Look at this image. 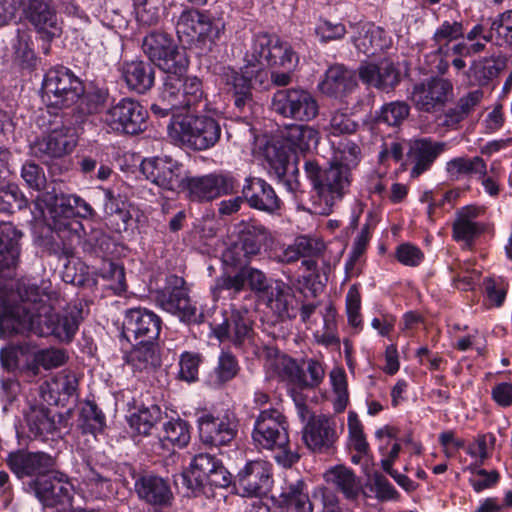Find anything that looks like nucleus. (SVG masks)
Wrapping results in <instances>:
<instances>
[{
    "mask_svg": "<svg viewBox=\"0 0 512 512\" xmlns=\"http://www.w3.org/2000/svg\"><path fill=\"white\" fill-rule=\"evenodd\" d=\"M28 200L19 187L8 184L0 188V211L14 213L27 207Z\"/></svg>",
    "mask_w": 512,
    "mask_h": 512,
    "instance_id": "6e6d98bb",
    "label": "nucleus"
},
{
    "mask_svg": "<svg viewBox=\"0 0 512 512\" xmlns=\"http://www.w3.org/2000/svg\"><path fill=\"white\" fill-rule=\"evenodd\" d=\"M120 72L127 87L138 94L149 91L155 83L154 66L144 60L124 61L120 66Z\"/></svg>",
    "mask_w": 512,
    "mask_h": 512,
    "instance_id": "473e14b6",
    "label": "nucleus"
},
{
    "mask_svg": "<svg viewBox=\"0 0 512 512\" xmlns=\"http://www.w3.org/2000/svg\"><path fill=\"white\" fill-rule=\"evenodd\" d=\"M134 411L130 410L127 422L131 430L143 436L151 434L152 429L163 419L165 412L157 404H134Z\"/></svg>",
    "mask_w": 512,
    "mask_h": 512,
    "instance_id": "58836bf2",
    "label": "nucleus"
},
{
    "mask_svg": "<svg viewBox=\"0 0 512 512\" xmlns=\"http://www.w3.org/2000/svg\"><path fill=\"white\" fill-rule=\"evenodd\" d=\"M140 169L148 180L165 190L184 187L186 178L182 177V165L170 157L144 159Z\"/></svg>",
    "mask_w": 512,
    "mask_h": 512,
    "instance_id": "412c9836",
    "label": "nucleus"
},
{
    "mask_svg": "<svg viewBox=\"0 0 512 512\" xmlns=\"http://www.w3.org/2000/svg\"><path fill=\"white\" fill-rule=\"evenodd\" d=\"M278 368L279 375L288 382L300 388L306 384V372L293 358H283Z\"/></svg>",
    "mask_w": 512,
    "mask_h": 512,
    "instance_id": "69168bd1",
    "label": "nucleus"
},
{
    "mask_svg": "<svg viewBox=\"0 0 512 512\" xmlns=\"http://www.w3.org/2000/svg\"><path fill=\"white\" fill-rule=\"evenodd\" d=\"M183 75H167L164 82L173 87V96L182 109H205L207 107V97L204 93L201 80L196 76H187L184 80Z\"/></svg>",
    "mask_w": 512,
    "mask_h": 512,
    "instance_id": "a878e982",
    "label": "nucleus"
},
{
    "mask_svg": "<svg viewBox=\"0 0 512 512\" xmlns=\"http://www.w3.org/2000/svg\"><path fill=\"white\" fill-rule=\"evenodd\" d=\"M225 31V23L222 19H214L206 15V19L198 32V36L196 38V42L206 45L215 44L218 40H220L221 36Z\"/></svg>",
    "mask_w": 512,
    "mask_h": 512,
    "instance_id": "bf43d9fd",
    "label": "nucleus"
},
{
    "mask_svg": "<svg viewBox=\"0 0 512 512\" xmlns=\"http://www.w3.org/2000/svg\"><path fill=\"white\" fill-rule=\"evenodd\" d=\"M10 471L18 478L40 477L55 465L54 458L45 452H29L23 449L10 452L5 460Z\"/></svg>",
    "mask_w": 512,
    "mask_h": 512,
    "instance_id": "393cba45",
    "label": "nucleus"
},
{
    "mask_svg": "<svg viewBox=\"0 0 512 512\" xmlns=\"http://www.w3.org/2000/svg\"><path fill=\"white\" fill-rule=\"evenodd\" d=\"M464 37V26L459 21H444L435 31L433 41L439 54L445 53L450 42Z\"/></svg>",
    "mask_w": 512,
    "mask_h": 512,
    "instance_id": "603ef678",
    "label": "nucleus"
},
{
    "mask_svg": "<svg viewBox=\"0 0 512 512\" xmlns=\"http://www.w3.org/2000/svg\"><path fill=\"white\" fill-rule=\"evenodd\" d=\"M307 178L311 181L320 202L325 207L322 214H329L333 206L349 191L352 177L347 164L330 163L323 167L317 160L310 159L304 164Z\"/></svg>",
    "mask_w": 512,
    "mask_h": 512,
    "instance_id": "7ed1b4c3",
    "label": "nucleus"
},
{
    "mask_svg": "<svg viewBox=\"0 0 512 512\" xmlns=\"http://www.w3.org/2000/svg\"><path fill=\"white\" fill-rule=\"evenodd\" d=\"M484 212L483 208L468 205L456 212V218L452 224V237L457 242H464L471 247L474 240L485 231L482 223L474 221Z\"/></svg>",
    "mask_w": 512,
    "mask_h": 512,
    "instance_id": "2f4dec72",
    "label": "nucleus"
},
{
    "mask_svg": "<svg viewBox=\"0 0 512 512\" xmlns=\"http://www.w3.org/2000/svg\"><path fill=\"white\" fill-rule=\"evenodd\" d=\"M353 30L351 40L356 49L368 57L375 56L388 49L392 39L380 26L371 22L351 24Z\"/></svg>",
    "mask_w": 512,
    "mask_h": 512,
    "instance_id": "cd10ccee",
    "label": "nucleus"
},
{
    "mask_svg": "<svg viewBox=\"0 0 512 512\" xmlns=\"http://www.w3.org/2000/svg\"><path fill=\"white\" fill-rule=\"evenodd\" d=\"M324 478L327 484L342 493L347 500H356L362 492L360 478L345 466L338 465L329 469L324 474Z\"/></svg>",
    "mask_w": 512,
    "mask_h": 512,
    "instance_id": "e433bc0d",
    "label": "nucleus"
},
{
    "mask_svg": "<svg viewBox=\"0 0 512 512\" xmlns=\"http://www.w3.org/2000/svg\"><path fill=\"white\" fill-rule=\"evenodd\" d=\"M157 303L167 312L178 315L187 322L196 321V307L192 305L184 278L167 277L166 286L157 292Z\"/></svg>",
    "mask_w": 512,
    "mask_h": 512,
    "instance_id": "a211bd4d",
    "label": "nucleus"
},
{
    "mask_svg": "<svg viewBox=\"0 0 512 512\" xmlns=\"http://www.w3.org/2000/svg\"><path fill=\"white\" fill-rule=\"evenodd\" d=\"M105 421L104 413L92 401L84 403L77 420L78 427L83 434L93 435L103 431L106 425Z\"/></svg>",
    "mask_w": 512,
    "mask_h": 512,
    "instance_id": "de8ad7c7",
    "label": "nucleus"
},
{
    "mask_svg": "<svg viewBox=\"0 0 512 512\" xmlns=\"http://www.w3.org/2000/svg\"><path fill=\"white\" fill-rule=\"evenodd\" d=\"M290 157L291 155L285 146H272L266 150L269 173L274 174L289 192L295 193L299 189L300 183L294 175L296 169L289 173L290 168H292Z\"/></svg>",
    "mask_w": 512,
    "mask_h": 512,
    "instance_id": "f704fd0d",
    "label": "nucleus"
},
{
    "mask_svg": "<svg viewBox=\"0 0 512 512\" xmlns=\"http://www.w3.org/2000/svg\"><path fill=\"white\" fill-rule=\"evenodd\" d=\"M17 295L20 302L5 306L0 315L2 336L33 333L43 337L53 336L64 343L73 340L80 324L79 317L73 312H56L52 303L56 297L26 282L17 284Z\"/></svg>",
    "mask_w": 512,
    "mask_h": 512,
    "instance_id": "f257e3e1",
    "label": "nucleus"
},
{
    "mask_svg": "<svg viewBox=\"0 0 512 512\" xmlns=\"http://www.w3.org/2000/svg\"><path fill=\"white\" fill-rule=\"evenodd\" d=\"M454 87L449 79L434 76L413 85L410 99L420 112L433 113L441 110L453 99Z\"/></svg>",
    "mask_w": 512,
    "mask_h": 512,
    "instance_id": "4468645a",
    "label": "nucleus"
},
{
    "mask_svg": "<svg viewBox=\"0 0 512 512\" xmlns=\"http://www.w3.org/2000/svg\"><path fill=\"white\" fill-rule=\"evenodd\" d=\"M273 241L271 231L258 220L241 221L237 225V239L222 253L225 267H243L261 254Z\"/></svg>",
    "mask_w": 512,
    "mask_h": 512,
    "instance_id": "423d86ee",
    "label": "nucleus"
},
{
    "mask_svg": "<svg viewBox=\"0 0 512 512\" xmlns=\"http://www.w3.org/2000/svg\"><path fill=\"white\" fill-rule=\"evenodd\" d=\"M213 183L215 198L225 195H233L239 191L238 179L229 171L210 173Z\"/></svg>",
    "mask_w": 512,
    "mask_h": 512,
    "instance_id": "052dcab7",
    "label": "nucleus"
},
{
    "mask_svg": "<svg viewBox=\"0 0 512 512\" xmlns=\"http://www.w3.org/2000/svg\"><path fill=\"white\" fill-rule=\"evenodd\" d=\"M77 145L75 129L61 125L54 127L47 135L37 139L31 146V154L39 159L60 158L70 154Z\"/></svg>",
    "mask_w": 512,
    "mask_h": 512,
    "instance_id": "aec40b11",
    "label": "nucleus"
},
{
    "mask_svg": "<svg viewBox=\"0 0 512 512\" xmlns=\"http://www.w3.org/2000/svg\"><path fill=\"white\" fill-rule=\"evenodd\" d=\"M220 81L233 102L234 110L244 118L250 117L256 105L251 78L230 67H224L220 74Z\"/></svg>",
    "mask_w": 512,
    "mask_h": 512,
    "instance_id": "6ab92c4d",
    "label": "nucleus"
},
{
    "mask_svg": "<svg viewBox=\"0 0 512 512\" xmlns=\"http://www.w3.org/2000/svg\"><path fill=\"white\" fill-rule=\"evenodd\" d=\"M18 4L25 20L43 39L51 41L61 35L62 27L52 0H18Z\"/></svg>",
    "mask_w": 512,
    "mask_h": 512,
    "instance_id": "dca6fc26",
    "label": "nucleus"
},
{
    "mask_svg": "<svg viewBox=\"0 0 512 512\" xmlns=\"http://www.w3.org/2000/svg\"><path fill=\"white\" fill-rule=\"evenodd\" d=\"M22 232L18 230L11 222L0 224V273L16 268L19 262L20 245L19 241Z\"/></svg>",
    "mask_w": 512,
    "mask_h": 512,
    "instance_id": "c9c22d12",
    "label": "nucleus"
},
{
    "mask_svg": "<svg viewBox=\"0 0 512 512\" xmlns=\"http://www.w3.org/2000/svg\"><path fill=\"white\" fill-rule=\"evenodd\" d=\"M446 171L450 176L456 178H459L461 175L478 177L479 175L486 174L487 164L480 156L472 158L466 156L456 157L447 162Z\"/></svg>",
    "mask_w": 512,
    "mask_h": 512,
    "instance_id": "09e8293b",
    "label": "nucleus"
},
{
    "mask_svg": "<svg viewBox=\"0 0 512 512\" xmlns=\"http://www.w3.org/2000/svg\"><path fill=\"white\" fill-rule=\"evenodd\" d=\"M29 486L43 507L54 508L72 504L74 487L62 473L47 472L32 480Z\"/></svg>",
    "mask_w": 512,
    "mask_h": 512,
    "instance_id": "2eb2a0df",
    "label": "nucleus"
},
{
    "mask_svg": "<svg viewBox=\"0 0 512 512\" xmlns=\"http://www.w3.org/2000/svg\"><path fill=\"white\" fill-rule=\"evenodd\" d=\"M197 424L200 441L210 448L230 446L238 434L239 420L230 410L216 415L203 412L198 417Z\"/></svg>",
    "mask_w": 512,
    "mask_h": 512,
    "instance_id": "9b49d317",
    "label": "nucleus"
},
{
    "mask_svg": "<svg viewBox=\"0 0 512 512\" xmlns=\"http://www.w3.org/2000/svg\"><path fill=\"white\" fill-rule=\"evenodd\" d=\"M201 363V357L199 354L184 352L180 356L179 361V378L187 382H194L198 377L199 365Z\"/></svg>",
    "mask_w": 512,
    "mask_h": 512,
    "instance_id": "774afa93",
    "label": "nucleus"
},
{
    "mask_svg": "<svg viewBox=\"0 0 512 512\" xmlns=\"http://www.w3.org/2000/svg\"><path fill=\"white\" fill-rule=\"evenodd\" d=\"M42 91L51 106L64 108L75 104L84 95L85 87L70 69L61 66L46 73Z\"/></svg>",
    "mask_w": 512,
    "mask_h": 512,
    "instance_id": "9d476101",
    "label": "nucleus"
},
{
    "mask_svg": "<svg viewBox=\"0 0 512 512\" xmlns=\"http://www.w3.org/2000/svg\"><path fill=\"white\" fill-rule=\"evenodd\" d=\"M142 50L148 59L167 75H184L189 61L181 52L173 37L161 31H153L142 41Z\"/></svg>",
    "mask_w": 512,
    "mask_h": 512,
    "instance_id": "6e6552de",
    "label": "nucleus"
},
{
    "mask_svg": "<svg viewBox=\"0 0 512 512\" xmlns=\"http://www.w3.org/2000/svg\"><path fill=\"white\" fill-rule=\"evenodd\" d=\"M206 15V12L196 8L184 9L176 22L179 37L185 36L187 42H195Z\"/></svg>",
    "mask_w": 512,
    "mask_h": 512,
    "instance_id": "49530a36",
    "label": "nucleus"
},
{
    "mask_svg": "<svg viewBox=\"0 0 512 512\" xmlns=\"http://www.w3.org/2000/svg\"><path fill=\"white\" fill-rule=\"evenodd\" d=\"M288 421L277 409L262 410L256 418L252 439L257 447L274 450L275 461L291 468L300 460V454L290 447Z\"/></svg>",
    "mask_w": 512,
    "mask_h": 512,
    "instance_id": "f03ea898",
    "label": "nucleus"
},
{
    "mask_svg": "<svg viewBox=\"0 0 512 512\" xmlns=\"http://www.w3.org/2000/svg\"><path fill=\"white\" fill-rule=\"evenodd\" d=\"M31 44L30 38L25 35H18L13 44L15 62L23 69H33L36 66L37 58Z\"/></svg>",
    "mask_w": 512,
    "mask_h": 512,
    "instance_id": "13d9d810",
    "label": "nucleus"
},
{
    "mask_svg": "<svg viewBox=\"0 0 512 512\" xmlns=\"http://www.w3.org/2000/svg\"><path fill=\"white\" fill-rule=\"evenodd\" d=\"M240 366L236 357L230 352H223L215 369L217 382L220 384L227 383L237 376Z\"/></svg>",
    "mask_w": 512,
    "mask_h": 512,
    "instance_id": "680f3d73",
    "label": "nucleus"
},
{
    "mask_svg": "<svg viewBox=\"0 0 512 512\" xmlns=\"http://www.w3.org/2000/svg\"><path fill=\"white\" fill-rule=\"evenodd\" d=\"M322 249L323 244L320 241L307 236H300L278 255V260L282 263L291 264L300 258L318 256Z\"/></svg>",
    "mask_w": 512,
    "mask_h": 512,
    "instance_id": "37998d69",
    "label": "nucleus"
},
{
    "mask_svg": "<svg viewBox=\"0 0 512 512\" xmlns=\"http://www.w3.org/2000/svg\"><path fill=\"white\" fill-rule=\"evenodd\" d=\"M77 195L55 194L51 208L52 239L55 243L54 253L66 258L74 254V249L80 244L84 235L82 222L74 217V206Z\"/></svg>",
    "mask_w": 512,
    "mask_h": 512,
    "instance_id": "20e7f679",
    "label": "nucleus"
},
{
    "mask_svg": "<svg viewBox=\"0 0 512 512\" xmlns=\"http://www.w3.org/2000/svg\"><path fill=\"white\" fill-rule=\"evenodd\" d=\"M319 139L318 130L308 125H288L282 132L284 146L294 153L309 151L317 146Z\"/></svg>",
    "mask_w": 512,
    "mask_h": 512,
    "instance_id": "ea45409f",
    "label": "nucleus"
},
{
    "mask_svg": "<svg viewBox=\"0 0 512 512\" xmlns=\"http://www.w3.org/2000/svg\"><path fill=\"white\" fill-rule=\"evenodd\" d=\"M212 330L220 342L228 341L235 348H245L252 344L255 336L253 312L244 306H232L223 322Z\"/></svg>",
    "mask_w": 512,
    "mask_h": 512,
    "instance_id": "f8f14e48",
    "label": "nucleus"
},
{
    "mask_svg": "<svg viewBox=\"0 0 512 512\" xmlns=\"http://www.w3.org/2000/svg\"><path fill=\"white\" fill-rule=\"evenodd\" d=\"M99 275L109 282V288L115 293L120 294L126 291L127 285L123 265L110 260H104L99 269Z\"/></svg>",
    "mask_w": 512,
    "mask_h": 512,
    "instance_id": "5fc2aeb1",
    "label": "nucleus"
},
{
    "mask_svg": "<svg viewBox=\"0 0 512 512\" xmlns=\"http://www.w3.org/2000/svg\"><path fill=\"white\" fill-rule=\"evenodd\" d=\"M357 87L356 75L342 64L330 66L319 83L321 92L330 97H343Z\"/></svg>",
    "mask_w": 512,
    "mask_h": 512,
    "instance_id": "72a5a7b5",
    "label": "nucleus"
},
{
    "mask_svg": "<svg viewBox=\"0 0 512 512\" xmlns=\"http://www.w3.org/2000/svg\"><path fill=\"white\" fill-rule=\"evenodd\" d=\"M189 191L190 198L194 201H212L215 198L211 174L186 177L184 184Z\"/></svg>",
    "mask_w": 512,
    "mask_h": 512,
    "instance_id": "864d4df0",
    "label": "nucleus"
},
{
    "mask_svg": "<svg viewBox=\"0 0 512 512\" xmlns=\"http://www.w3.org/2000/svg\"><path fill=\"white\" fill-rule=\"evenodd\" d=\"M348 431L350 446L360 455H367L369 444L364 434L363 425L358 415L353 411L348 414Z\"/></svg>",
    "mask_w": 512,
    "mask_h": 512,
    "instance_id": "4d7b16f0",
    "label": "nucleus"
},
{
    "mask_svg": "<svg viewBox=\"0 0 512 512\" xmlns=\"http://www.w3.org/2000/svg\"><path fill=\"white\" fill-rule=\"evenodd\" d=\"M189 424L180 418L172 419L163 425L162 441L169 442L172 446L184 448L190 441Z\"/></svg>",
    "mask_w": 512,
    "mask_h": 512,
    "instance_id": "3c124183",
    "label": "nucleus"
},
{
    "mask_svg": "<svg viewBox=\"0 0 512 512\" xmlns=\"http://www.w3.org/2000/svg\"><path fill=\"white\" fill-rule=\"evenodd\" d=\"M500 67L493 58H482L474 61L466 72L470 86L483 87L497 77Z\"/></svg>",
    "mask_w": 512,
    "mask_h": 512,
    "instance_id": "a18cd8bd",
    "label": "nucleus"
},
{
    "mask_svg": "<svg viewBox=\"0 0 512 512\" xmlns=\"http://www.w3.org/2000/svg\"><path fill=\"white\" fill-rule=\"evenodd\" d=\"M229 269V267H225ZM244 266L241 267H230L232 270H236L234 275L224 272L222 275L216 278L215 285L211 288L213 297L219 299L224 291L228 292L229 295H236L245 288L244 283Z\"/></svg>",
    "mask_w": 512,
    "mask_h": 512,
    "instance_id": "8fccbe9b",
    "label": "nucleus"
},
{
    "mask_svg": "<svg viewBox=\"0 0 512 512\" xmlns=\"http://www.w3.org/2000/svg\"><path fill=\"white\" fill-rule=\"evenodd\" d=\"M358 128L359 124L350 115L337 111L330 119L329 133L333 136L353 135Z\"/></svg>",
    "mask_w": 512,
    "mask_h": 512,
    "instance_id": "0e129e2a",
    "label": "nucleus"
},
{
    "mask_svg": "<svg viewBox=\"0 0 512 512\" xmlns=\"http://www.w3.org/2000/svg\"><path fill=\"white\" fill-rule=\"evenodd\" d=\"M219 122L208 115L188 114L173 118L168 125L169 137L178 145L194 151L214 147L221 137Z\"/></svg>",
    "mask_w": 512,
    "mask_h": 512,
    "instance_id": "39448f33",
    "label": "nucleus"
},
{
    "mask_svg": "<svg viewBox=\"0 0 512 512\" xmlns=\"http://www.w3.org/2000/svg\"><path fill=\"white\" fill-rule=\"evenodd\" d=\"M241 193L252 209L268 214H274L281 209V199L274 188L262 178L247 177Z\"/></svg>",
    "mask_w": 512,
    "mask_h": 512,
    "instance_id": "c85d7f7f",
    "label": "nucleus"
},
{
    "mask_svg": "<svg viewBox=\"0 0 512 512\" xmlns=\"http://www.w3.org/2000/svg\"><path fill=\"white\" fill-rule=\"evenodd\" d=\"M302 439L313 453H331L338 439L335 421L325 415L310 416L303 428Z\"/></svg>",
    "mask_w": 512,
    "mask_h": 512,
    "instance_id": "5701e85b",
    "label": "nucleus"
},
{
    "mask_svg": "<svg viewBox=\"0 0 512 512\" xmlns=\"http://www.w3.org/2000/svg\"><path fill=\"white\" fill-rule=\"evenodd\" d=\"M26 422L30 436L34 439L45 440L53 436L57 430L50 410L44 406H33L26 414Z\"/></svg>",
    "mask_w": 512,
    "mask_h": 512,
    "instance_id": "79ce46f5",
    "label": "nucleus"
},
{
    "mask_svg": "<svg viewBox=\"0 0 512 512\" xmlns=\"http://www.w3.org/2000/svg\"><path fill=\"white\" fill-rule=\"evenodd\" d=\"M162 319L150 309L133 307L124 313L121 336L128 342L156 341L162 329Z\"/></svg>",
    "mask_w": 512,
    "mask_h": 512,
    "instance_id": "f3484780",
    "label": "nucleus"
},
{
    "mask_svg": "<svg viewBox=\"0 0 512 512\" xmlns=\"http://www.w3.org/2000/svg\"><path fill=\"white\" fill-rule=\"evenodd\" d=\"M298 55L288 42L276 34L258 32L254 34L245 61L250 66L260 65L270 68L293 70L298 64Z\"/></svg>",
    "mask_w": 512,
    "mask_h": 512,
    "instance_id": "0eeeda50",
    "label": "nucleus"
},
{
    "mask_svg": "<svg viewBox=\"0 0 512 512\" xmlns=\"http://www.w3.org/2000/svg\"><path fill=\"white\" fill-rule=\"evenodd\" d=\"M447 143L431 137L414 138L407 142L406 163L412 165L410 176L417 178L430 170L436 159L446 151Z\"/></svg>",
    "mask_w": 512,
    "mask_h": 512,
    "instance_id": "4be33fe9",
    "label": "nucleus"
},
{
    "mask_svg": "<svg viewBox=\"0 0 512 512\" xmlns=\"http://www.w3.org/2000/svg\"><path fill=\"white\" fill-rule=\"evenodd\" d=\"M358 75L364 84L387 93L393 91L401 82L400 69L389 59H383L376 64H361Z\"/></svg>",
    "mask_w": 512,
    "mask_h": 512,
    "instance_id": "bb28decb",
    "label": "nucleus"
},
{
    "mask_svg": "<svg viewBox=\"0 0 512 512\" xmlns=\"http://www.w3.org/2000/svg\"><path fill=\"white\" fill-rule=\"evenodd\" d=\"M271 110L286 119L308 122L319 114V105L315 96L306 89L283 88L273 94Z\"/></svg>",
    "mask_w": 512,
    "mask_h": 512,
    "instance_id": "1a4fd4ad",
    "label": "nucleus"
},
{
    "mask_svg": "<svg viewBox=\"0 0 512 512\" xmlns=\"http://www.w3.org/2000/svg\"><path fill=\"white\" fill-rule=\"evenodd\" d=\"M280 512H312L313 504L309 497L308 486L304 480L286 482L277 496H273Z\"/></svg>",
    "mask_w": 512,
    "mask_h": 512,
    "instance_id": "7c9ffc66",
    "label": "nucleus"
},
{
    "mask_svg": "<svg viewBox=\"0 0 512 512\" xmlns=\"http://www.w3.org/2000/svg\"><path fill=\"white\" fill-rule=\"evenodd\" d=\"M134 489L140 500L154 507H169L174 499L168 480L152 473L136 478Z\"/></svg>",
    "mask_w": 512,
    "mask_h": 512,
    "instance_id": "c756f323",
    "label": "nucleus"
},
{
    "mask_svg": "<svg viewBox=\"0 0 512 512\" xmlns=\"http://www.w3.org/2000/svg\"><path fill=\"white\" fill-rule=\"evenodd\" d=\"M492 30L497 34L498 45L512 44V9L498 15L492 22Z\"/></svg>",
    "mask_w": 512,
    "mask_h": 512,
    "instance_id": "338daca9",
    "label": "nucleus"
},
{
    "mask_svg": "<svg viewBox=\"0 0 512 512\" xmlns=\"http://www.w3.org/2000/svg\"><path fill=\"white\" fill-rule=\"evenodd\" d=\"M173 87L169 83L163 84L157 102L151 105V111L159 117H166L175 110H180L178 103L173 96Z\"/></svg>",
    "mask_w": 512,
    "mask_h": 512,
    "instance_id": "e2e57ef3",
    "label": "nucleus"
},
{
    "mask_svg": "<svg viewBox=\"0 0 512 512\" xmlns=\"http://www.w3.org/2000/svg\"><path fill=\"white\" fill-rule=\"evenodd\" d=\"M222 461L209 453H199L191 461L190 476L183 474L182 478L193 491H201L203 482L218 467Z\"/></svg>",
    "mask_w": 512,
    "mask_h": 512,
    "instance_id": "a19ab883",
    "label": "nucleus"
},
{
    "mask_svg": "<svg viewBox=\"0 0 512 512\" xmlns=\"http://www.w3.org/2000/svg\"><path fill=\"white\" fill-rule=\"evenodd\" d=\"M410 106L404 101H392L384 104L372 119L373 127L385 124L391 127L400 126L409 116Z\"/></svg>",
    "mask_w": 512,
    "mask_h": 512,
    "instance_id": "c03bdc74",
    "label": "nucleus"
},
{
    "mask_svg": "<svg viewBox=\"0 0 512 512\" xmlns=\"http://www.w3.org/2000/svg\"><path fill=\"white\" fill-rule=\"evenodd\" d=\"M125 361L134 371L150 372L161 365V357L156 341H138L125 355Z\"/></svg>",
    "mask_w": 512,
    "mask_h": 512,
    "instance_id": "4c0bfd02",
    "label": "nucleus"
},
{
    "mask_svg": "<svg viewBox=\"0 0 512 512\" xmlns=\"http://www.w3.org/2000/svg\"><path fill=\"white\" fill-rule=\"evenodd\" d=\"M236 481L244 496H264L273 484L272 466L264 460L249 461L238 472Z\"/></svg>",
    "mask_w": 512,
    "mask_h": 512,
    "instance_id": "b1692460",
    "label": "nucleus"
},
{
    "mask_svg": "<svg viewBox=\"0 0 512 512\" xmlns=\"http://www.w3.org/2000/svg\"><path fill=\"white\" fill-rule=\"evenodd\" d=\"M147 110L132 98H122L107 109L104 122L114 132L137 135L146 129Z\"/></svg>",
    "mask_w": 512,
    "mask_h": 512,
    "instance_id": "ddd939ff",
    "label": "nucleus"
}]
</instances>
